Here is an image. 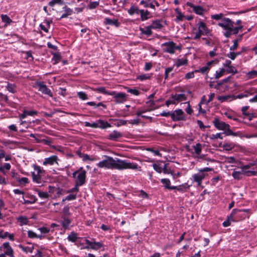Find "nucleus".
I'll return each instance as SVG.
<instances>
[{"label": "nucleus", "instance_id": "f257e3e1", "mask_svg": "<svg viewBox=\"0 0 257 257\" xmlns=\"http://www.w3.org/2000/svg\"><path fill=\"white\" fill-rule=\"evenodd\" d=\"M96 166L100 168L107 169H133L141 170V167L135 163H131L125 160H122L119 159H113L112 157L108 156H103V159L99 161Z\"/></svg>", "mask_w": 257, "mask_h": 257}, {"label": "nucleus", "instance_id": "f03ea898", "mask_svg": "<svg viewBox=\"0 0 257 257\" xmlns=\"http://www.w3.org/2000/svg\"><path fill=\"white\" fill-rule=\"evenodd\" d=\"M234 24V22L228 18L223 19L217 24L218 26L225 31L223 35L226 38H229L233 34H237L239 32V29L241 27H235Z\"/></svg>", "mask_w": 257, "mask_h": 257}, {"label": "nucleus", "instance_id": "7ed1b4c3", "mask_svg": "<svg viewBox=\"0 0 257 257\" xmlns=\"http://www.w3.org/2000/svg\"><path fill=\"white\" fill-rule=\"evenodd\" d=\"M249 211L248 209H234L230 214V218H232L235 222L244 220L246 218H248L249 217Z\"/></svg>", "mask_w": 257, "mask_h": 257}, {"label": "nucleus", "instance_id": "20e7f679", "mask_svg": "<svg viewBox=\"0 0 257 257\" xmlns=\"http://www.w3.org/2000/svg\"><path fill=\"white\" fill-rule=\"evenodd\" d=\"M213 123L218 130L224 131L227 136H236L235 134L230 130V126L228 124L220 120L218 118H215L213 121Z\"/></svg>", "mask_w": 257, "mask_h": 257}, {"label": "nucleus", "instance_id": "39448f33", "mask_svg": "<svg viewBox=\"0 0 257 257\" xmlns=\"http://www.w3.org/2000/svg\"><path fill=\"white\" fill-rule=\"evenodd\" d=\"M86 172L83 170L82 167L80 168L78 170L73 173V177L75 178V183L77 185L82 186L86 182Z\"/></svg>", "mask_w": 257, "mask_h": 257}, {"label": "nucleus", "instance_id": "423d86ee", "mask_svg": "<svg viewBox=\"0 0 257 257\" xmlns=\"http://www.w3.org/2000/svg\"><path fill=\"white\" fill-rule=\"evenodd\" d=\"M34 170L35 171L32 172L33 180L37 183H40L41 182L42 174L44 171L38 166H35Z\"/></svg>", "mask_w": 257, "mask_h": 257}, {"label": "nucleus", "instance_id": "0eeeda50", "mask_svg": "<svg viewBox=\"0 0 257 257\" xmlns=\"http://www.w3.org/2000/svg\"><path fill=\"white\" fill-rule=\"evenodd\" d=\"M162 46L164 52L170 54H174L175 50L179 48L173 41L164 43L162 44Z\"/></svg>", "mask_w": 257, "mask_h": 257}, {"label": "nucleus", "instance_id": "6e6552de", "mask_svg": "<svg viewBox=\"0 0 257 257\" xmlns=\"http://www.w3.org/2000/svg\"><path fill=\"white\" fill-rule=\"evenodd\" d=\"M219 61L217 59L210 61L206 63V64L199 68L198 70H196V72H201L202 74L207 73L210 70L212 65H216L218 63Z\"/></svg>", "mask_w": 257, "mask_h": 257}, {"label": "nucleus", "instance_id": "1a4fd4ad", "mask_svg": "<svg viewBox=\"0 0 257 257\" xmlns=\"http://www.w3.org/2000/svg\"><path fill=\"white\" fill-rule=\"evenodd\" d=\"M36 87L38 89L39 91H41L43 94L48 95L51 97L52 96V93L50 89L44 84L42 82H38L36 84Z\"/></svg>", "mask_w": 257, "mask_h": 257}, {"label": "nucleus", "instance_id": "9d476101", "mask_svg": "<svg viewBox=\"0 0 257 257\" xmlns=\"http://www.w3.org/2000/svg\"><path fill=\"white\" fill-rule=\"evenodd\" d=\"M58 161L59 159L58 156L56 155H53L49 157L45 158L42 164L44 166H53L55 164L58 165Z\"/></svg>", "mask_w": 257, "mask_h": 257}, {"label": "nucleus", "instance_id": "9b49d317", "mask_svg": "<svg viewBox=\"0 0 257 257\" xmlns=\"http://www.w3.org/2000/svg\"><path fill=\"white\" fill-rule=\"evenodd\" d=\"M207 175V174L206 173H203V172L198 171V173L192 175V179L194 182L197 183L198 186H200L202 180Z\"/></svg>", "mask_w": 257, "mask_h": 257}, {"label": "nucleus", "instance_id": "f8f14e48", "mask_svg": "<svg viewBox=\"0 0 257 257\" xmlns=\"http://www.w3.org/2000/svg\"><path fill=\"white\" fill-rule=\"evenodd\" d=\"M111 95L113 96L115 102L117 103H123L126 100L127 95L124 93L119 92L116 93L114 91V94Z\"/></svg>", "mask_w": 257, "mask_h": 257}, {"label": "nucleus", "instance_id": "ddd939ff", "mask_svg": "<svg viewBox=\"0 0 257 257\" xmlns=\"http://www.w3.org/2000/svg\"><path fill=\"white\" fill-rule=\"evenodd\" d=\"M172 119L174 121L184 120V112L181 109H176L172 112Z\"/></svg>", "mask_w": 257, "mask_h": 257}, {"label": "nucleus", "instance_id": "4468645a", "mask_svg": "<svg viewBox=\"0 0 257 257\" xmlns=\"http://www.w3.org/2000/svg\"><path fill=\"white\" fill-rule=\"evenodd\" d=\"M85 242L88 245V247H86V248H90L94 250H98L103 246L100 242L91 241L88 239H86Z\"/></svg>", "mask_w": 257, "mask_h": 257}, {"label": "nucleus", "instance_id": "2eb2a0df", "mask_svg": "<svg viewBox=\"0 0 257 257\" xmlns=\"http://www.w3.org/2000/svg\"><path fill=\"white\" fill-rule=\"evenodd\" d=\"M186 5L190 8H192L193 11L197 15H202L205 11V9L201 6H195L192 3L187 2Z\"/></svg>", "mask_w": 257, "mask_h": 257}, {"label": "nucleus", "instance_id": "dca6fc26", "mask_svg": "<svg viewBox=\"0 0 257 257\" xmlns=\"http://www.w3.org/2000/svg\"><path fill=\"white\" fill-rule=\"evenodd\" d=\"M122 137V134L117 131H113L110 133L107 137V139L113 141H117L119 139Z\"/></svg>", "mask_w": 257, "mask_h": 257}, {"label": "nucleus", "instance_id": "f3484780", "mask_svg": "<svg viewBox=\"0 0 257 257\" xmlns=\"http://www.w3.org/2000/svg\"><path fill=\"white\" fill-rule=\"evenodd\" d=\"M164 21L162 20H156L153 21L150 25L152 29L160 30L164 27Z\"/></svg>", "mask_w": 257, "mask_h": 257}, {"label": "nucleus", "instance_id": "a211bd4d", "mask_svg": "<svg viewBox=\"0 0 257 257\" xmlns=\"http://www.w3.org/2000/svg\"><path fill=\"white\" fill-rule=\"evenodd\" d=\"M248 165H245L240 171H233L232 172V176L235 179H240L241 178L242 175L245 173L244 169H248Z\"/></svg>", "mask_w": 257, "mask_h": 257}, {"label": "nucleus", "instance_id": "6ab92c4d", "mask_svg": "<svg viewBox=\"0 0 257 257\" xmlns=\"http://www.w3.org/2000/svg\"><path fill=\"white\" fill-rule=\"evenodd\" d=\"M103 23L105 25L114 26L116 27H118L120 26V23L115 19H111L108 18H105Z\"/></svg>", "mask_w": 257, "mask_h": 257}, {"label": "nucleus", "instance_id": "aec40b11", "mask_svg": "<svg viewBox=\"0 0 257 257\" xmlns=\"http://www.w3.org/2000/svg\"><path fill=\"white\" fill-rule=\"evenodd\" d=\"M198 29L203 34L207 35L209 33V30L207 28L206 24L203 21H199L198 24Z\"/></svg>", "mask_w": 257, "mask_h": 257}, {"label": "nucleus", "instance_id": "412c9836", "mask_svg": "<svg viewBox=\"0 0 257 257\" xmlns=\"http://www.w3.org/2000/svg\"><path fill=\"white\" fill-rule=\"evenodd\" d=\"M19 247L26 253H32L34 249V246L31 243H29L27 246L19 244Z\"/></svg>", "mask_w": 257, "mask_h": 257}, {"label": "nucleus", "instance_id": "4be33fe9", "mask_svg": "<svg viewBox=\"0 0 257 257\" xmlns=\"http://www.w3.org/2000/svg\"><path fill=\"white\" fill-rule=\"evenodd\" d=\"M139 14L142 21H146L151 18V14L148 10H140Z\"/></svg>", "mask_w": 257, "mask_h": 257}, {"label": "nucleus", "instance_id": "5701e85b", "mask_svg": "<svg viewBox=\"0 0 257 257\" xmlns=\"http://www.w3.org/2000/svg\"><path fill=\"white\" fill-rule=\"evenodd\" d=\"M152 27L151 26L145 27V28H140V31L141 34H144L147 36H150L152 35L153 32L152 31Z\"/></svg>", "mask_w": 257, "mask_h": 257}, {"label": "nucleus", "instance_id": "b1692460", "mask_svg": "<svg viewBox=\"0 0 257 257\" xmlns=\"http://www.w3.org/2000/svg\"><path fill=\"white\" fill-rule=\"evenodd\" d=\"M4 253L7 255H9L11 253L14 252V250L11 246L10 243L8 242H4L3 243Z\"/></svg>", "mask_w": 257, "mask_h": 257}, {"label": "nucleus", "instance_id": "393cba45", "mask_svg": "<svg viewBox=\"0 0 257 257\" xmlns=\"http://www.w3.org/2000/svg\"><path fill=\"white\" fill-rule=\"evenodd\" d=\"M2 21L5 23L4 27H6L11 24L13 22L12 19L7 15L2 14L1 15Z\"/></svg>", "mask_w": 257, "mask_h": 257}, {"label": "nucleus", "instance_id": "a878e982", "mask_svg": "<svg viewBox=\"0 0 257 257\" xmlns=\"http://www.w3.org/2000/svg\"><path fill=\"white\" fill-rule=\"evenodd\" d=\"M94 91H97L99 93H103L104 94L107 95H113L114 94V91H108L106 90L104 87H99L98 88H96L93 89Z\"/></svg>", "mask_w": 257, "mask_h": 257}, {"label": "nucleus", "instance_id": "bb28decb", "mask_svg": "<svg viewBox=\"0 0 257 257\" xmlns=\"http://www.w3.org/2000/svg\"><path fill=\"white\" fill-rule=\"evenodd\" d=\"M172 97L176 102V103L186 99V97L184 94H176L172 95Z\"/></svg>", "mask_w": 257, "mask_h": 257}, {"label": "nucleus", "instance_id": "cd10ccee", "mask_svg": "<svg viewBox=\"0 0 257 257\" xmlns=\"http://www.w3.org/2000/svg\"><path fill=\"white\" fill-rule=\"evenodd\" d=\"M62 218H63V220L60 221V222L63 227L65 229H66L68 227L71 223V220L69 219L67 217L62 216Z\"/></svg>", "mask_w": 257, "mask_h": 257}, {"label": "nucleus", "instance_id": "c85d7f7f", "mask_svg": "<svg viewBox=\"0 0 257 257\" xmlns=\"http://www.w3.org/2000/svg\"><path fill=\"white\" fill-rule=\"evenodd\" d=\"M63 9L65 10V13L61 15L60 18V19L68 17L69 16H70L73 13L72 10L68 8L66 6H65L63 8Z\"/></svg>", "mask_w": 257, "mask_h": 257}, {"label": "nucleus", "instance_id": "c756f323", "mask_svg": "<svg viewBox=\"0 0 257 257\" xmlns=\"http://www.w3.org/2000/svg\"><path fill=\"white\" fill-rule=\"evenodd\" d=\"M98 124L99 127L101 128H105L111 127L110 123L102 120H99L98 121Z\"/></svg>", "mask_w": 257, "mask_h": 257}, {"label": "nucleus", "instance_id": "7c9ffc66", "mask_svg": "<svg viewBox=\"0 0 257 257\" xmlns=\"http://www.w3.org/2000/svg\"><path fill=\"white\" fill-rule=\"evenodd\" d=\"M140 10L138 9L137 7L132 6L130 9L127 10L128 13L130 15H133L135 14H140Z\"/></svg>", "mask_w": 257, "mask_h": 257}, {"label": "nucleus", "instance_id": "2f4dec72", "mask_svg": "<svg viewBox=\"0 0 257 257\" xmlns=\"http://www.w3.org/2000/svg\"><path fill=\"white\" fill-rule=\"evenodd\" d=\"M190 187V185L186 183L177 186V190L181 192H184L187 189H189Z\"/></svg>", "mask_w": 257, "mask_h": 257}, {"label": "nucleus", "instance_id": "473e14b6", "mask_svg": "<svg viewBox=\"0 0 257 257\" xmlns=\"http://www.w3.org/2000/svg\"><path fill=\"white\" fill-rule=\"evenodd\" d=\"M195 153L197 155H200L202 151V145L200 143H197L196 145L193 146Z\"/></svg>", "mask_w": 257, "mask_h": 257}, {"label": "nucleus", "instance_id": "72a5a7b5", "mask_svg": "<svg viewBox=\"0 0 257 257\" xmlns=\"http://www.w3.org/2000/svg\"><path fill=\"white\" fill-rule=\"evenodd\" d=\"M77 238V234L74 232H71L67 237L68 240L72 242H75Z\"/></svg>", "mask_w": 257, "mask_h": 257}, {"label": "nucleus", "instance_id": "f704fd0d", "mask_svg": "<svg viewBox=\"0 0 257 257\" xmlns=\"http://www.w3.org/2000/svg\"><path fill=\"white\" fill-rule=\"evenodd\" d=\"M175 12L177 14L176 16V21H183V18H184V15L182 14V13L179 11V8H176L175 10Z\"/></svg>", "mask_w": 257, "mask_h": 257}, {"label": "nucleus", "instance_id": "c9c22d12", "mask_svg": "<svg viewBox=\"0 0 257 257\" xmlns=\"http://www.w3.org/2000/svg\"><path fill=\"white\" fill-rule=\"evenodd\" d=\"M224 14L222 13H219L218 14H215L211 16V18L213 20L222 21L223 19L226 18L224 17Z\"/></svg>", "mask_w": 257, "mask_h": 257}, {"label": "nucleus", "instance_id": "e433bc0d", "mask_svg": "<svg viewBox=\"0 0 257 257\" xmlns=\"http://www.w3.org/2000/svg\"><path fill=\"white\" fill-rule=\"evenodd\" d=\"M17 220L20 222L21 225H26L28 223V218L25 216H19L18 217Z\"/></svg>", "mask_w": 257, "mask_h": 257}, {"label": "nucleus", "instance_id": "4c0bfd02", "mask_svg": "<svg viewBox=\"0 0 257 257\" xmlns=\"http://www.w3.org/2000/svg\"><path fill=\"white\" fill-rule=\"evenodd\" d=\"M36 192H37L39 197L42 199H47L50 196L49 193L46 192H42L39 190H37Z\"/></svg>", "mask_w": 257, "mask_h": 257}, {"label": "nucleus", "instance_id": "58836bf2", "mask_svg": "<svg viewBox=\"0 0 257 257\" xmlns=\"http://www.w3.org/2000/svg\"><path fill=\"white\" fill-rule=\"evenodd\" d=\"M225 70L224 68H220L218 70L216 71L215 78L218 79L223 75Z\"/></svg>", "mask_w": 257, "mask_h": 257}, {"label": "nucleus", "instance_id": "ea45409f", "mask_svg": "<svg viewBox=\"0 0 257 257\" xmlns=\"http://www.w3.org/2000/svg\"><path fill=\"white\" fill-rule=\"evenodd\" d=\"M64 2L63 0H52L49 3V5L50 7H54L55 5L58 4V5H63Z\"/></svg>", "mask_w": 257, "mask_h": 257}, {"label": "nucleus", "instance_id": "a19ab883", "mask_svg": "<svg viewBox=\"0 0 257 257\" xmlns=\"http://www.w3.org/2000/svg\"><path fill=\"white\" fill-rule=\"evenodd\" d=\"M161 183L164 185V187L167 188L169 189L170 186L171 182L169 179H162L161 180Z\"/></svg>", "mask_w": 257, "mask_h": 257}, {"label": "nucleus", "instance_id": "79ce46f5", "mask_svg": "<svg viewBox=\"0 0 257 257\" xmlns=\"http://www.w3.org/2000/svg\"><path fill=\"white\" fill-rule=\"evenodd\" d=\"M234 145L231 143H225L223 145V148L226 151H230L233 149Z\"/></svg>", "mask_w": 257, "mask_h": 257}, {"label": "nucleus", "instance_id": "37998d69", "mask_svg": "<svg viewBox=\"0 0 257 257\" xmlns=\"http://www.w3.org/2000/svg\"><path fill=\"white\" fill-rule=\"evenodd\" d=\"M225 71H226L228 73H232L233 74H235L237 73V70L235 69V68L231 65L225 69Z\"/></svg>", "mask_w": 257, "mask_h": 257}, {"label": "nucleus", "instance_id": "c03bdc74", "mask_svg": "<svg viewBox=\"0 0 257 257\" xmlns=\"http://www.w3.org/2000/svg\"><path fill=\"white\" fill-rule=\"evenodd\" d=\"M99 4V2L98 1H95V2H91L89 4L88 7L89 9L92 10L93 9H95L97 6H98Z\"/></svg>", "mask_w": 257, "mask_h": 257}, {"label": "nucleus", "instance_id": "a18cd8bd", "mask_svg": "<svg viewBox=\"0 0 257 257\" xmlns=\"http://www.w3.org/2000/svg\"><path fill=\"white\" fill-rule=\"evenodd\" d=\"M77 95L82 100H84L88 99L87 95L84 92L79 91L77 93Z\"/></svg>", "mask_w": 257, "mask_h": 257}, {"label": "nucleus", "instance_id": "49530a36", "mask_svg": "<svg viewBox=\"0 0 257 257\" xmlns=\"http://www.w3.org/2000/svg\"><path fill=\"white\" fill-rule=\"evenodd\" d=\"M70 215V213L69 212V207L68 206H65L63 209V217H68Z\"/></svg>", "mask_w": 257, "mask_h": 257}, {"label": "nucleus", "instance_id": "de8ad7c7", "mask_svg": "<svg viewBox=\"0 0 257 257\" xmlns=\"http://www.w3.org/2000/svg\"><path fill=\"white\" fill-rule=\"evenodd\" d=\"M235 222L232 218H230V215L227 217V219L222 223L224 227H227L230 225V222Z\"/></svg>", "mask_w": 257, "mask_h": 257}, {"label": "nucleus", "instance_id": "09e8293b", "mask_svg": "<svg viewBox=\"0 0 257 257\" xmlns=\"http://www.w3.org/2000/svg\"><path fill=\"white\" fill-rule=\"evenodd\" d=\"M154 169L159 173H161L162 172L163 167H162L159 164H154L153 165Z\"/></svg>", "mask_w": 257, "mask_h": 257}, {"label": "nucleus", "instance_id": "8fccbe9b", "mask_svg": "<svg viewBox=\"0 0 257 257\" xmlns=\"http://www.w3.org/2000/svg\"><path fill=\"white\" fill-rule=\"evenodd\" d=\"M247 75L249 79H252L257 77V71H251L247 73Z\"/></svg>", "mask_w": 257, "mask_h": 257}, {"label": "nucleus", "instance_id": "3c124183", "mask_svg": "<svg viewBox=\"0 0 257 257\" xmlns=\"http://www.w3.org/2000/svg\"><path fill=\"white\" fill-rule=\"evenodd\" d=\"M127 91L136 96L139 95L140 94L139 91L136 89H131L127 88Z\"/></svg>", "mask_w": 257, "mask_h": 257}, {"label": "nucleus", "instance_id": "603ef678", "mask_svg": "<svg viewBox=\"0 0 257 257\" xmlns=\"http://www.w3.org/2000/svg\"><path fill=\"white\" fill-rule=\"evenodd\" d=\"M230 97H231V96L230 95L219 96H218L217 99L220 102H222L227 101Z\"/></svg>", "mask_w": 257, "mask_h": 257}, {"label": "nucleus", "instance_id": "864d4df0", "mask_svg": "<svg viewBox=\"0 0 257 257\" xmlns=\"http://www.w3.org/2000/svg\"><path fill=\"white\" fill-rule=\"evenodd\" d=\"M184 104H187V107L185 108V111L189 114H191L193 112L192 109L191 108V106L189 102H187L184 103Z\"/></svg>", "mask_w": 257, "mask_h": 257}, {"label": "nucleus", "instance_id": "5fc2aeb1", "mask_svg": "<svg viewBox=\"0 0 257 257\" xmlns=\"http://www.w3.org/2000/svg\"><path fill=\"white\" fill-rule=\"evenodd\" d=\"M80 186L79 185H77V183H75V186L72 189L69 190L67 191V193H71V192H78L79 191L78 187Z\"/></svg>", "mask_w": 257, "mask_h": 257}, {"label": "nucleus", "instance_id": "6e6d98bb", "mask_svg": "<svg viewBox=\"0 0 257 257\" xmlns=\"http://www.w3.org/2000/svg\"><path fill=\"white\" fill-rule=\"evenodd\" d=\"M187 63V61L186 60L178 59L176 62V65L177 67H179L182 65L186 64Z\"/></svg>", "mask_w": 257, "mask_h": 257}, {"label": "nucleus", "instance_id": "4d7b16f0", "mask_svg": "<svg viewBox=\"0 0 257 257\" xmlns=\"http://www.w3.org/2000/svg\"><path fill=\"white\" fill-rule=\"evenodd\" d=\"M238 40H235L233 41V45L230 47V51H234L236 49L238 45Z\"/></svg>", "mask_w": 257, "mask_h": 257}, {"label": "nucleus", "instance_id": "13d9d810", "mask_svg": "<svg viewBox=\"0 0 257 257\" xmlns=\"http://www.w3.org/2000/svg\"><path fill=\"white\" fill-rule=\"evenodd\" d=\"M203 34H204L202 32L199 31V30L198 29L197 32H196L193 37V39L195 40L199 39L201 37V35Z\"/></svg>", "mask_w": 257, "mask_h": 257}, {"label": "nucleus", "instance_id": "bf43d9fd", "mask_svg": "<svg viewBox=\"0 0 257 257\" xmlns=\"http://www.w3.org/2000/svg\"><path fill=\"white\" fill-rule=\"evenodd\" d=\"M76 198V194H69V195L67 196L65 199V200H73Z\"/></svg>", "mask_w": 257, "mask_h": 257}, {"label": "nucleus", "instance_id": "052dcab7", "mask_svg": "<svg viewBox=\"0 0 257 257\" xmlns=\"http://www.w3.org/2000/svg\"><path fill=\"white\" fill-rule=\"evenodd\" d=\"M162 171L163 172V173L164 174H172L171 171L170 169L167 168V166L166 164H165L164 165V167H163Z\"/></svg>", "mask_w": 257, "mask_h": 257}, {"label": "nucleus", "instance_id": "680f3d73", "mask_svg": "<svg viewBox=\"0 0 257 257\" xmlns=\"http://www.w3.org/2000/svg\"><path fill=\"white\" fill-rule=\"evenodd\" d=\"M7 89L9 92L14 93L15 92V89L14 85L10 84H8L7 86Z\"/></svg>", "mask_w": 257, "mask_h": 257}, {"label": "nucleus", "instance_id": "e2e57ef3", "mask_svg": "<svg viewBox=\"0 0 257 257\" xmlns=\"http://www.w3.org/2000/svg\"><path fill=\"white\" fill-rule=\"evenodd\" d=\"M211 138L212 139H217L218 138L222 139L223 137H222V135L221 133H217L216 134L212 135Z\"/></svg>", "mask_w": 257, "mask_h": 257}, {"label": "nucleus", "instance_id": "0e129e2a", "mask_svg": "<svg viewBox=\"0 0 257 257\" xmlns=\"http://www.w3.org/2000/svg\"><path fill=\"white\" fill-rule=\"evenodd\" d=\"M28 235L30 238L38 237L37 234L31 230H29L28 231Z\"/></svg>", "mask_w": 257, "mask_h": 257}, {"label": "nucleus", "instance_id": "69168bd1", "mask_svg": "<svg viewBox=\"0 0 257 257\" xmlns=\"http://www.w3.org/2000/svg\"><path fill=\"white\" fill-rule=\"evenodd\" d=\"M171 104H176V102L175 101L174 99L173 98V97L172 96L171 99L167 100L166 101V105L168 107Z\"/></svg>", "mask_w": 257, "mask_h": 257}, {"label": "nucleus", "instance_id": "338daca9", "mask_svg": "<svg viewBox=\"0 0 257 257\" xmlns=\"http://www.w3.org/2000/svg\"><path fill=\"white\" fill-rule=\"evenodd\" d=\"M19 182L21 183V184H26L27 183H28L29 182V180L26 177H23L22 178H21L19 180Z\"/></svg>", "mask_w": 257, "mask_h": 257}, {"label": "nucleus", "instance_id": "774afa93", "mask_svg": "<svg viewBox=\"0 0 257 257\" xmlns=\"http://www.w3.org/2000/svg\"><path fill=\"white\" fill-rule=\"evenodd\" d=\"M194 77V72H190L186 74L185 78L187 79L193 78Z\"/></svg>", "mask_w": 257, "mask_h": 257}]
</instances>
